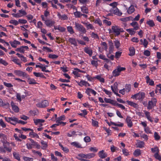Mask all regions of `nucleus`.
<instances>
[{
  "label": "nucleus",
  "mask_w": 161,
  "mask_h": 161,
  "mask_svg": "<svg viewBox=\"0 0 161 161\" xmlns=\"http://www.w3.org/2000/svg\"><path fill=\"white\" fill-rule=\"evenodd\" d=\"M114 43L116 48H118L120 46L119 42L118 40H115L114 41Z\"/></svg>",
  "instance_id": "obj_50"
},
{
  "label": "nucleus",
  "mask_w": 161,
  "mask_h": 161,
  "mask_svg": "<svg viewBox=\"0 0 161 161\" xmlns=\"http://www.w3.org/2000/svg\"><path fill=\"white\" fill-rule=\"evenodd\" d=\"M4 85L6 87L9 88H10L13 86L12 84L10 83H8L5 82H3Z\"/></svg>",
  "instance_id": "obj_54"
},
{
  "label": "nucleus",
  "mask_w": 161,
  "mask_h": 161,
  "mask_svg": "<svg viewBox=\"0 0 161 161\" xmlns=\"http://www.w3.org/2000/svg\"><path fill=\"white\" fill-rule=\"evenodd\" d=\"M94 78L98 79L101 82H104V78L101 77V76L100 75H97Z\"/></svg>",
  "instance_id": "obj_42"
},
{
  "label": "nucleus",
  "mask_w": 161,
  "mask_h": 161,
  "mask_svg": "<svg viewBox=\"0 0 161 161\" xmlns=\"http://www.w3.org/2000/svg\"><path fill=\"white\" fill-rule=\"evenodd\" d=\"M146 82L149 83V84L151 86L154 85V81L152 80H151L149 76H147L146 77Z\"/></svg>",
  "instance_id": "obj_23"
},
{
  "label": "nucleus",
  "mask_w": 161,
  "mask_h": 161,
  "mask_svg": "<svg viewBox=\"0 0 161 161\" xmlns=\"http://www.w3.org/2000/svg\"><path fill=\"white\" fill-rule=\"evenodd\" d=\"M74 14L76 18H80L82 15V14L80 12L77 11L74 12Z\"/></svg>",
  "instance_id": "obj_34"
},
{
  "label": "nucleus",
  "mask_w": 161,
  "mask_h": 161,
  "mask_svg": "<svg viewBox=\"0 0 161 161\" xmlns=\"http://www.w3.org/2000/svg\"><path fill=\"white\" fill-rule=\"evenodd\" d=\"M145 97V94L144 92H141L136 93L131 96V98L142 101Z\"/></svg>",
  "instance_id": "obj_4"
},
{
  "label": "nucleus",
  "mask_w": 161,
  "mask_h": 161,
  "mask_svg": "<svg viewBox=\"0 0 161 161\" xmlns=\"http://www.w3.org/2000/svg\"><path fill=\"white\" fill-rule=\"evenodd\" d=\"M31 141L30 143H27L26 144V146L28 149H31L33 147H35L37 149L40 148V146L38 143L34 141L32 139H29Z\"/></svg>",
  "instance_id": "obj_2"
},
{
  "label": "nucleus",
  "mask_w": 161,
  "mask_h": 161,
  "mask_svg": "<svg viewBox=\"0 0 161 161\" xmlns=\"http://www.w3.org/2000/svg\"><path fill=\"white\" fill-rule=\"evenodd\" d=\"M9 23H10L14 24L15 25H17L19 24V21L15 20H12L10 21Z\"/></svg>",
  "instance_id": "obj_51"
},
{
  "label": "nucleus",
  "mask_w": 161,
  "mask_h": 161,
  "mask_svg": "<svg viewBox=\"0 0 161 161\" xmlns=\"http://www.w3.org/2000/svg\"><path fill=\"white\" fill-rule=\"evenodd\" d=\"M125 122L127 124V126L130 128L131 127L133 126V123L131 120V118L129 116H127L125 119Z\"/></svg>",
  "instance_id": "obj_12"
},
{
  "label": "nucleus",
  "mask_w": 161,
  "mask_h": 161,
  "mask_svg": "<svg viewBox=\"0 0 161 161\" xmlns=\"http://www.w3.org/2000/svg\"><path fill=\"white\" fill-rule=\"evenodd\" d=\"M103 22L104 23L107 24L108 25H110L111 24V22L110 21L108 20L107 19H104L103 20Z\"/></svg>",
  "instance_id": "obj_57"
},
{
  "label": "nucleus",
  "mask_w": 161,
  "mask_h": 161,
  "mask_svg": "<svg viewBox=\"0 0 161 161\" xmlns=\"http://www.w3.org/2000/svg\"><path fill=\"white\" fill-rule=\"evenodd\" d=\"M112 29L114 32L115 33L117 36L119 35L120 32H123L124 31L122 28H120L117 26H112Z\"/></svg>",
  "instance_id": "obj_6"
},
{
  "label": "nucleus",
  "mask_w": 161,
  "mask_h": 161,
  "mask_svg": "<svg viewBox=\"0 0 161 161\" xmlns=\"http://www.w3.org/2000/svg\"><path fill=\"white\" fill-rule=\"evenodd\" d=\"M151 150L153 153L157 154L159 153V150L157 147H156L153 148H152Z\"/></svg>",
  "instance_id": "obj_35"
},
{
  "label": "nucleus",
  "mask_w": 161,
  "mask_h": 161,
  "mask_svg": "<svg viewBox=\"0 0 161 161\" xmlns=\"http://www.w3.org/2000/svg\"><path fill=\"white\" fill-rule=\"evenodd\" d=\"M33 74L36 77L45 78V76L42 73L34 72Z\"/></svg>",
  "instance_id": "obj_29"
},
{
  "label": "nucleus",
  "mask_w": 161,
  "mask_h": 161,
  "mask_svg": "<svg viewBox=\"0 0 161 161\" xmlns=\"http://www.w3.org/2000/svg\"><path fill=\"white\" fill-rule=\"evenodd\" d=\"M37 106L40 108H45L48 105V103L47 100H45L41 103L37 104Z\"/></svg>",
  "instance_id": "obj_11"
},
{
  "label": "nucleus",
  "mask_w": 161,
  "mask_h": 161,
  "mask_svg": "<svg viewBox=\"0 0 161 161\" xmlns=\"http://www.w3.org/2000/svg\"><path fill=\"white\" fill-rule=\"evenodd\" d=\"M69 42L71 44L75 46H77V42L75 39L73 38H69L68 40Z\"/></svg>",
  "instance_id": "obj_21"
},
{
  "label": "nucleus",
  "mask_w": 161,
  "mask_h": 161,
  "mask_svg": "<svg viewBox=\"0 0 161 161\" xmlns=\"http://www.w3.org/2000/svg\"><path fill=\"white\" fill-rule=\"evenodd\" d=\"M71 145L77 148H80L82 147L81 145H80L79 143L77 142H73L71 143Z\"/></svg>",
  "instance_id": "obj_36"
},
{
  "label": "nucleus",
  "mask_w": 161,
  "mask_h": 161,
  "mask_svg": "<svg viewBox=\"0 0 161 161\" xmlns=\"http://www.w3.org/2000/svg\"><path fill=\"white\" fill-rule=\"evenodd\" d=\"M34 122L36 125H37L38 123H43L44 122V120L42 119H34Z\"/></svg>",
  "instance_id": "obj_40"
},
{
  "label": "nucleus",
  "mask_w": 161,
  "mask_h": 161,
  "mask_svg": "<svg viewBox=\"0 0 161 161\" xmlns=\"http://www.w3.org/2000/svg\"><path fill=\"white\" fill-rule=\"evenodd\" d=\"M75 28L77 31L83 33L86 32V30L83 26L78 23H75Z\"/></svg>",
  "instance_id": "obj_7"
},
{
  "label": "nucleus",
  "mask_w": 161,
  "mask_h": 161,
  "mask_svg": "<svg viewBox=\"0 0 161 161\" xmlns=\"http://www.w3.org/2000/svg\"><path fill=\"white\" fill-rule=\"evenodd\" d=\"M5 120L8 122H10L11 121H14L15 122V121H17L18 118L14 117H5Z\"/></svg>",
  "instance_id": "obj_16"
},
{
  "label": "nucleus",
  "mask_w": 161,
  "mask_h": 161,
  "mask_svg": "<svg viewBox=\"0 0 161 161\" xmlns=\"http://www.w3.org/2000/svg\"><path fill=\"white\" fill-rule=\"evenodd\" d=\"M68 31L71 34H73L74 32L72 27L71 26H69L67 27Z\"/></svg>",
  "instance_id": "obj_44"
},
{
  "label": "nucleus",
  "mask_w": 161,
  "mask_h": 161,
  "mask_svg": "<svg viewBox=\"0 0 161 161\" xmlns=\"http://www.w3.org/2000/svg\"><path fill=\"white\" fill-rule=\"evenodd\" d=\"M25 161H33V158L27 157H25L24 158Z\"/></svg>",
  "instance_id": "obj_64"
},
{
  "label": "nucleus",
  "mask_w": 161,
  "mask_h": 161,
  "mask_svg": "<svg viewBox=\"0 0 161 161\" xmlns=\"http://www.w3.org/2000/svg\"><path fill=\"white\" fill-rule=\"evenodd\" d=\"M110 11L114 14L119 16H121L122 14V13L119 11V9L117 8V7L112 8L110 9Z\"/></svg>",
  "instance_id": "obj_10"
},
{
  "label": "nucleus",
  "mask_w": 161,
  "mask_h": 161,
  "mask_svg": "<svg viewBox=\"0 0 161 161\" xmlns=\"http://www.w3.org/2000/svg\"><path fill=\"white\" fill-rule=\"evenodd\" d=\"M86 81L85 80H81L78 83V85L81 86H86Z\"/></svg>",
  "instance_id": "obj_46"
},
{
  "label": "nucleus",
  "mask_w": 161,
  "mask_h": 161,
  "mask_svg": "<svg viewBox=\"0 0 161 161\" xmlns=\"http://www.w3.org/2000/svg\"><path fill=\"white\" fill-rule=\"evenodd\" d=\"M14 73L16 75L19 76H22L25 78H28L29 77V75L26 73L20 70H15Z\"/></svg>",
  "instance_id": "obj_8"
},
{
  "label": "nucleus",
  "mask_w": 161,
  "mask_h": 161,
  "mask_svg": "<svg viewBox=\"0 0 161 161\" xmlns=\"http://www.w3.org/2000/svg\"><path fill=\"white\" fill-rule=\"evenodd\" d=\"M156 102L157 100L155 98H153L151 101H149L148 103V106L147 107L148 109H152L156 105Z\"/></svg>",
  "instance_id": "obj_9"
},
{
  "label": "nucleus",
  "mask_w": 161,
  "mask_h": 161,
  "mask_svg": "<svg viewBox=\"0 0 161 161\" xmlns=\"http://www.w3.org/2000/svg\"><path fill=\"white\" fill-rule=\"evenodd\" d=\"M41 143L42 145V148L43 150H45L47 147V143L43 141H42L41 142Z\"/></svg>",
  "instance_id": "obj_24"
},
{
  "label": "nucleus",
  "mask_w": 161,
  "mask_h": 161,
  "mask_svg": "<svg viewBox=\"0 0 161 161\" xmlns=\"http://www.w3.org/2000/svg\"><path fill=\"white\" fill-rule=\"evenodd\" d=\"M2 142L3 144V147H0V151L2 153H5L6 152L10 153L11 152L12 147L10 146V144L12 145L14 147L15 146V144L13 142L9 143L7 141H2Z\"/></svg>",
  "instance_id": "obj_1"
},
{
  "label": "nucleus",
  "mask_w": 161,
  "mask_h": 161,
  "mask_svg": "<svg viewBox=\"0 0 161 161\" xmlns=\"http://www.w3.org/2000/svg\"><path fill=\"white\" fill-rule=\"evenodd\" d=\"M144 143L142 141H139L136 144V147L139 148H142L144 146Z\"/></svg>",
  "instance_id": "obj_26"
},
{
  "label": "nucleus",
  "mask_w": 161,
  "mask_h": 161,
  "mask_svg": "<svg viewBox=\"0 0 161 161\" xmlns=\"http://www.w3.org/2000/svg\"><path fill=\"white\" fill-rule=\"evenodd\" d=\"M51 159L53 161H57V160L58 159L57 158L55 157L53 154L51 153Z\"/></svg>",
  "instance_id": "obj_62"
},
{
  "label": "nucleus",
  "mask_w": 161,
  "mask_h": 161,
  "mask_svg": "<svg viewBox=\"0 0 161 161\" xmlns=\"http://www.w3.org/2000/svg\"><path fill=\"white\" fill-rule=\"evenodd\" d=\"M55 22L51 19H47L45 21V24L48 27H50L54 25Z\"/></svg>",
  "instance_id": "obj_13"
},
{
  "label": "nucleus",
  "mask_w": 161,
  "mask_h": 161,
  "mask_svg": "<svg viewBox=\"0 0 161 161\" xmlns=\"http://www.w3.org/2000/svg\"><path fill=\"white\" fill-rule=\"evenodd\" d=\"M17 120V121H15L14 123H12L13 124V125H15L17 123H18L24 125L25 124H26L27 123L26 122H25L22 120H19L18 119Z\"/></svg>",
  "instance_id": "obj_41"
},
{
  "label": "nucleus",
  "mask_w": 161,
  "mask_h": 161,
  "mask_svg": "<svg viewBox=\"0 0 161 161\" xmlns=\"http://www.w3.org/2000/svg\"><path fill=\"white\" fill-rule=\"evenodd\" d=\"M114 105H116L118 106L120 108H121L123 109H125V107L124 106H123V105L120 104H119L116 102V103Z\"/></svg>",
  "instance_id": "obj_52"
},
{
  "label": "nucleus",
  "mask_w": 161,
  "mask_h": 161,
  "mask_svg": "<svg viewBox=\"0 0 161 161\" xmlns=\"http://www.w3.org/2000/svg\"><path fill=\"white\" fill-rule=\"evenodd\" d=\"M81 11L83 13L86 14H88L89 12L88 8L85 6H83L81 7Z\"/></svg>",
  "instance_id": "obj_33"
},
{
  "label": "nucleus",
  "mask_w": 161,
  "mask_h": 161,
  "mask_svg": "<svg viewBox=\"0 0 161 161\" xmlns=\"http://www.w3.org/2000/svg\"><path fill=\"white\" fill-rule=\"evenodd\" d=\"M154 157L157 159H158L159 161H161V157L158 153H155L154 155Z\"/></svg>",
  "instance_id": "obj_47"
},
{
  "label": "nucleus",
  "mask_w": 161,
  "mask_h": 161,
  "mask_svg": "<svg viewBox=\"0 0 161 161\" xmlns=\"http://www.w3.org/2000/svg\"><path fill=\"white\" fill-rule=\"evenodd\" d=\"M12 61L14 62L15 64H17L20 65V66H21V65L20 64L18 63V62L19 61V59L18 58H14L12 60Z\"/></svg>",
  "instance_id": "obj_59"
},
{
  "label": "nucleus",
  "mask_w": 161,
  "mask_h": 161,
  "mask_svg": "<svg viewBox=\"0 0 161 161\" xmlns=\"http://www.w3.org/2000/svg\"><path fill=\"white\" fill-rule=\"evenodd\" d=\"M143 54L145 55L148 57L150 55V52L149 50H146L144 51Z\"/></svg>",
  "instance_id": "obj_55"
},
{
  "label": "nucleus",
  "mask_w": 161,
  "mask_h": 161,
  "mask_svg": "<svg viewBox=\"0 0 161 161\" xmlns=\"http://www.w3.org/2000/svg\"><path fill=\"white\" fill-rule=\"evenodd\" d=\"M28 79V82L30 84H37V83L36 82V80L33 79H31L29 76L27 78Z\"/></svg>",
  "instance_id": "obj_28"
},
{
  "label": "nucleus",
  "mask_w": 161,
  "mask_h": 161,
  "mask_svg": "<svg viewBox=\"0 0 161 161\" xmlns=\"http://www.w3.org/2000/svg\"><path fill=\"white\" fill-rule=\"evenodd\" d=\"M9 104L7 102L6 103H3L2 100L0 98V106H5L7 107H8L9 106Z\"/></svg>",
  "instance_id": "obj_32"
},
{
  "label": "nucleus",
  "mask_w": 161,
  "mask_h": 161,
  "mask_svg": "<svg viewBox=\"0 0 161 161\" xmlns=\"http://www.w3.org/2000/svg\"><path fill=\"white\" fill-rule=\"evenodd\" d=\"M42 49L44 50H47V51L48 52H53V51L50 48L47 47H43Z\"/></svg>",
  "instance_id": "obj_60"
},
{
  "label": "nucleus",
  "mask_w": 161,
  "mask_h": 161,
  "mask_svg": "<svg viewBox=\"0 0 161 161\" xmlns=\"http://www.w3.org/2000/svg\"><path fill=\"white\" fill-rule=\"evenodd\" d=\"M154 136L155 140H156L158 141L160 139V136L158 135V133L156 132H155L154 133Z\"/></svg>",
  "instance_id": "obj_45"
},
{
  "label": "nucleus",
  "mask_w": 161,
  "mask_h": 161,
  "mask_svg": "<svg viewBox=\"0 0 161 161\" xmlns=\"http://www.w3.org/2000/svg\"><path fill=\"white\" fill-rule=\"evenodd\" d=\"M126 31L131 35H134L135 33V32L134 31L130 29H126Z\"/></svg>",
  "instance_id": "obj_56"
},
{
  "label": "nucleus",
  "mask_w": 161,
  "mask_h": 161,
  "mask_svg": "<svg viewBox=\"0 0 161 161\" xmlns=\"http://www.w3.org/2000/svg\"><path fill=\"white\" fill-rule=\"evenodd\" d=\"M31 131V132H30V133H29L30 136H32L33 137H36L37 138H39V136H38V135H37V134L34 132H33V131Z\"/></svg>",
  "instance_id": "obj_38"
},
{
  "label": "nucleus",
  "mask_w": 161,
  "mask_h": 161,
  "mask_svg": "<svg viewBox=\"0 0 161 161\" xmlns=\"http://www.w3.org/2000/svg\"><path fill=\"white\" fill-rule=\"evenodd\" d=\"M0 63L5 66H6L8 64V63L5 60H3L2 59H0Z\"/></svg>",
  "instance_id": "obj_58"
},
{
  "label": "nucleus",
  "mask_w": 161,
  "mask_h": 161,
  "mask_svg": "<svg viewBox=\"0 0 161 161\" xmlns=\"http://www.w3.org/2000/svg\"><path fill=\"white\" fill-rule=\"evenodd\" d=\"M141 150L139 149H136L135 150L133 154L135 157H138L141 154Z\"/></svg>",
  "instance_id": "obj_22"
},
{
  "label": "nucleus",
  "mask_w": 161,
  "mask_h": 161,
  "mask_svg": "<svg viewBox=\"0 0 161 161\" xmlns=\"http://www.w3.org/2000/svg\"><path fill=\"white\" fill-rule=\"evenodd\" d=\"M9 43L11 45L12 47L14 48L16 47L17 45H20V43L19 42L16 40H14L13 42H10Z\"/></svg>",
  "instance_id": "obj_19"
},
{
  "label": "nucleus",
  "mask_w": 161,
  "mask_h": 161,
  "mask_svg": "<svg viewBox=\"0 0 161 161\" xmlns=\"http://www.w3.org/2000/svg\"><path fill=\"white\" fill-rule=\"evenodd\" d=\"M130 54L129 55L130 56H132L135 54V49L133 47H130L129 49Z\"/></svg>",
  "instance_id": "obj_25"
},
{
  "label": "nucleus",
  "mask_w": 161,
  "mask_h": 161,
  "mask_svg": "<svg viewBox=\"0 0 161 161\" xmlns=\"http://www.w3.org/2000/svg\"><path fill=\"white\" fill-rule=\"evenodd\" d=\"M84 141L86 142H89L91 141L90 137L88 136H86L84 138Z\"/></svg>",
  "instance_id": "obj_61"
},
{
  "label": "nucleus",
  "mask_w": 161,
  "mask_h": 161,
  "mask_svg": "<svg viewBox=\"0 0 161 161\" xmlns=\"http://www.w3.org/2000/svg\"><path fill=\"white\" fill-rule=\"evenodd\" d=\"M104 101L106 103H109L114 105H115V104L116 103V101L115 100L107 98L106 97L104 98Z\"/></svg>",
  "instance_id": "obj_17"
},
{
  "label": "nucleus",
  "mask_w": 161,
  "mask_h": 161,
  "mask_svg": "<svg viewBox=\"0 0 161 161\" xmlns=\"http://www.w3.org/2000/svg\"><path fill=\"white\" fill-rule=\"evenodd\" d=\"M147 24L150 27H153L155 26V24L152 20L147 21Z\"/></svg>",
  "instance_id": "obj_30"
},
{
  "label": "nucleus",
  "mask_w": 161,
  "mask_h": 161,
  "mask_svg": "<svg viewBox=\"0 0 161 161\" xmlns=\"http://www.w3.org/2000/svg\"><path fill=\"white\" fill-rule=\"evenodd\" d=\"M98 155L99 157L101 158H104L107 156V154L106 153H104L103 150H102L98 153Z\"/></svg>",
  "instance_id": "obj_15"
},
{
  "label": "nucleus",
  "mask_w": 161,
  "mask_h": 161,
  "mask_svg": "<svg viewBox=\"0 0 161 161\" xmlns=\"http://www.w3.org/2000/svg\"><path fill=\"white\" fill-rule=\"evenodd\" d=\"M145 114L147 119L149 120L151 122H152L153 121V120H152L151 119V117H150L149 112L147 111H146L145 112Z\"/></svg>",
  "instance_id": "obj_37"
},
{
  "label": "nucleus",
  "mask_w": 161,
  "mask_h": 161,
  "mask_svg": "<svg viewBox=\"0 0 161 161\" xmlns=\"http://www.w3.org/2000/svg\"><path fill=\"white\" fill-rule=\"evenodd\" d=\"M125 70V68L121 67L120 66H118L117 69H115L113 71V76L116 77L119 75L121 71H124Z\"/></svg>",
  "instance_id": "obj_5"
},
{
  "label": "nucleus",
  "mask_w": 161,
  "mask_h": 161,
  "mask_svg": "<svg viewBox=\"0 0 161 161\" xmlns=\"http://www.w3.org/2000/svg\"><path fill=\"white\" fill-rule=\"evenodd\" d=\"M11 106L13 110L15 113H18L19 111V109L18 107L16 105L13 101H12L11 103Z\"/></svg>",
  "instance_id": "obj_14"
},
{
  "label": "nucleus",
  "mask_w": 161,
  "mask_h": 161,
  "mask_svg": "<svg viewBox=\"0 0 161 161\" xmlns=\"http://www.w3.org/2000/svg\"><path fill=\"white\" fill-rule=\"evenodd\" d=\"M84 51L85 53L88 54L90 56H91L92 54V50L88 47H85Z\"/></svg>",
  "instance_id": "obj_18"
},
{
  "label": "nucleus",
  "mask_w": 161,
  "mask_h": 161,
  "mask_svg": "<svg viewBox=\"0 0 161 161\" xmlns=\"http://www.w3.org/2000/svg\"><path fill=\"white\" fill-rule=\"evenodd\" d=\"M125 88V90L126 92H130L131 89V85L130 84H126Z\"/></svg>",
  "instance_id": "obj_31"
},
{
  "label": "nucleus",
  "mask_w": 161,
  "mask_h": 161,
  "mask_svg": "<svg viewBox=\"0 0 161 161\" xmlns=\"http://www.w3.org/2000/svg\"><path fill=\"white\" fill-rule=\"evenodd\" d=\"M13 155L15 158L19 161L20 160V158L18 153L14 152L13 153Z\"/></svg>",
  "instance_id": "obj_39"
},
{
  "label": "nucleus",
  "mask_w": 161,
  "mask_h": 161,
  "mask_svg": "<svg viewBox=\"0 0 161 161\" xmlns=\"http://www.w3.org/2000/svg\"><path fill=\"white\" fill-rule=\"evenodd\" d=\"M92 125L94 126L97 127L98 126V122L96 120L92 119Z\"/></svg>",
  "instance_id": "obj_49"
},
{
  "label": "nucleus",
  "mask_w": 161,
  "mask_h": 161,
  "mask_svg": "<svg viewBox=\"0 0 161 161\" xmlns=\"http://www.w3.org/2000/svg\"><path fill=\"white\" fill-rule=\"evenodd\" d=\"M48 57L52 59H55L58 57V56L55 54H49L48 55Z\"/></svg>",
  "instance_id": "obj_48"
},
{
  "label": "nucleus",
  "mask_w": 161,
  "mask_h": 161,
  "mask_svg": "<svg viewBox=\"0 0 161 161\" xmlns=\"http://www.w3.org/2000/svg\"><path fill=\"white\" fill-rule=\"evenodd\" d=\"M135 11V8L134 6L131 5L127 10V12L128 14H130L133 13Z\"/></svg>",
  "instance_id": "obj_27"
},
{
  "label": "nucleus",
  "mask_w": 161,
  "mask_h": 161,
  "mask_svg": "<svg viewBox=\"0 0 161 161\" xmlns=\"http://www.w3.org/2000/svg\"><path fill=\"white\" fill-rule=\"evenodd\" d=\"M91 64L93 65V66H95L96 67H97V61L95 60H92L91 62Z\"/></svg>",
  "instance_id": "obj_63"
},
{
  "label": "nucleus",
  "mask_w": 161,
  "mask_h": 161,
  "mask_svg": "<svg viewBox=\"0 0 161 161\" xmlns=\"http://www.w3.org/2000/svg\"><path fill=\"white\" fill-rule=\"evenodd\" d=\"M95 154L93 153H89L87 154H84L83 153L79 154L78 155L77 158L79 160V158L81 159H90L94 157Z\"/></svg>",
  "instance_id": "obj_3"
},
{
  "label": "nucleus",
  "mask_w": 161,
  "mask_h": 161,
  "mask_svg": "<svg viewBox=\"0 0 161 161\" xmlns=\"http://www.w3.org/2000/svg\"><path fill=\"white\" fill-rule=\"evenodd\" d=\"M131 18V17H127L125 18H123L120 19V20L123 22H126L129 21L130 19V18Z\"/></svg>",
  "instance_id": "obj_53"
},
{
  "label": "nucleus",
  "mask_w": 161,
  "mask_h": 161,
  "mask_svg": "<svg viewBox=\"0 0 161 161\" xmlns=\"http://www.w3.org/2000/svg\"><path fill=\"white\" fill-rule=\"evenodd\" d=\"M126 103L129 105L134 107L135 108H137L138 107V105L136 103H134L133 102L130 101H127Z\"/></svg>",
  "instance_id": "obj_20"
},
{
  "label": "nucleus",
  "mask_w": 161,
  "mask_h": 161,
  "mask_svg": "<svg viewBox=\"0 0 161 161\" xmlns=\"http://www.w3.org/2000/svg\"><path fill=\"white\" fill-rule=\"evenodd\" d=\"M122 152L123 154L125 156H128L129 155V152L128 151V150L125 149V148L123 149L122 150Z\"/></svg>",
  "instance_id": "obj_43"
}]
</instances>
